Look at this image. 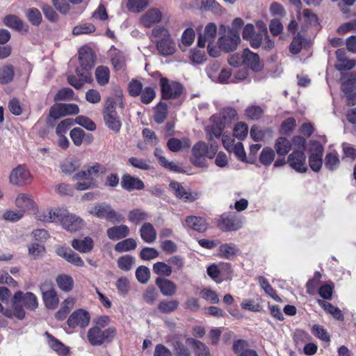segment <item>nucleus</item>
Listing matches in <instances>:
<instances>
[{
    "mask_svg": "<svg viewBox=\"0 0 356 356\" xmlns=\"http://www.w3.org/2000/svg\"><path fill=\"white\" fill-rule=\"evenodd\" d=\"M89 213L97 218L105 219L113 223L120 222L124 219L121 213L115 211L110 204L106 202L97 204L89 210Z\"/></svg>",
    "mask_w": 356,
    "mask_h": 356,
    "instance_id": "obj_5",
    "label": "nucleus"
},
{
    "mask_svg": "<svg viewBox=\"0 0 356 356\" xmlns=\"http://www.w3.org/2000/svg\"><path fill=\"white\" fill-rule=\"evenodd\" d=\"M136 277L141 284H146L150 279V270L145 266H139L136 270Z\"/></svg>",
    "mask_w": 356,
    "mask_h": 356,
    "instance_id": "obj_56",
    "label": "nucleus"
},
{
    "mask_svg": "<svg viewBox=\"0 0 356 356\" xmlns=\"http://www.w3.org/2000/svg\"><path fill=\"white\" fill-rule=\"evenodd\" d=\"M218 227L223 231H236L241 227V222L234 215H222Z\"/></svg>",
    "mask_w": 356,
    "mask_h": 356,
    "instance_id": "obj_20",
    "label": "nucleus"
},
{
    "mask_svg": "<svg viewBox=\"0 0 356 356\" xmlns=\"http://www.w3.org/2000/svg\"><path fill=\"white\" fill-rule=\"evenodd\" d=\"M275 156L274 150L268 147H264L259 155V162L264 165H269L272 163Z\"/></svg>",
    "mask_w": 356,
    "mask_h": 356,
    "instance_id": "obj_46",
    "label": "nucleus"
},
{
    "mask_svg": "<svg viewBox=\"0 0 356 356\" xmlns=\"http://www.w3.org/2000/svg\"><path fill=\"white\" fill-rule=\"evenodd\" d=\"M162 12L156 8H152L147 10L140 18V24L144 27H152L161 21Z\"/></svg>",
    "mask_w": 356,
    "mask_h": 356,
    "instance_id": "obj_14",
    "label": "nucleus"
},
{
    "mask_svg": "<svg viewBox=\"0 0 356 356\" xmlns=\"http://www.w3.org/2000/svg\"><path fill=\"white\" fill-rule=\"evenodd\" d=\"M111 64L115 70H124L126 66L125 54L112 46L109 50Z\"/></svg>",
    "mask_w": 356,
    "mask_h": 356,
    "instance_id": "obj_22",
    "label": "nucleus"
},
{
    "mask_svg": "<svg viewBox=\"0 0 356 356\" xmlns=\"http://www.w3.org/2000/svg\"><path fill=\"white\" fill-rule=\"evenodd\" d=\"M287 163L296 171L303 173L307 170L306 156L302 150L294 149L287 158Z\"/></svg>",
    "mask_w": 356,
    "mask_h": 356,
    "instance_id": "obj_10",
    "label": "nucleus"
},
{
    "mask_svg": "<svg viewBox=\"0 0 356 356\" xmlns=\"http://www.w3.org/2000/svg\"><path fill=\"white\" fill-rule=\"evenodd\" d=\"M168 108L165 103L159 102L157 105L154 116V121L161 124L164 122L167 117Z\"/></svg>",
    "mask_w": 356,
    "mask_h": 356,
    "instance_id": "obj_52",
    "label": "nucleus"
},
{
    "mask_svg": "<svg viewBox=\"0 0 356 356\" xmlns=\"http://www.w3.org/2000/svg\"><path fill=\"white\" fill-rule=\"evenodd\" d=\"M167 146L168 149L173 152H177L182 148H188L191 146V141L188 138H184L179 140L175 138H171L168 140Z\"/></svg>",
    "mask_w": 356,
    "mask_h": 356,
    "instance_id": "obj_36",
    "label": "nucleus"
},
{
    "mask_svg": "<svg viewBox=\"0 0 356 356\" xmlns=\"http://www.w3.org/2000/svg\"><path fill=\"white\" fill-rule=\"evenodd\" d=\"M22 181V166L21 165H17L13 169L10 175V182L13 185H20Z\"/></svg>",
    "mask_w": 356,
    "mask_h": 356,
    "instance_id": "obj_62",
    "label": "nucleus"
},
{
    "mask_svg": "<svg viewBox=\"0 0 356 356\" xmlns=\"http://www.w3.org/2000/svg\"><path fill=\"white\" fill-rule=\"evenodd\" d=\"M61 225L63 228L69 232H75L83 226V220L78 216L70 213L68 211L63 218Z\"/></svg>",
    "mask_w": 356,
    "mask_h": 356,
    "instance_id": "obj_25",
    "label": "nucleus"
},
{
    "mask_svg": "<svg viewBox=\"0 0 356 356\" xmlns=\"http://www.w3.org/2000/svg\"><path fill=\"white\" fill-rule=\"evenodd\" d=\"M153 271L160 276L170 277L172 273V267L163 261H158L153 265Z\"/></svg>",
    "mask_w": 356,
    "mask_h": 356,
    "instance_id": "obj_45",
    "label": "nucleus"
},
{
    "mask_svg": "<svg viewBox=\"0 0 356 356\" xmlns=\"http://www.w3.org/2000/svg\"><path fill=\"white\" fill-rule=\"evenodd\" d=\"M40 289L45 307L49 309H55L58 305L59 298L52 283L46 281L41 284Z\"/></svg>",
    "mask_w": 356,
    "mask_h": 356,
    "instance_id": "obj_8",
    "label": "nucleus"
},
{
    "mask_svg": "<svg viewBox=\"0 0 356 356\" xmlns=\"http://www.w3.org/2000/svg\"><path fill=\"white\" fill-rule=\"evenodd\" d=\"M67 213V211L65 209H49L39 213L37 215L36 218L45 222H60L61 223L65 216H66Z\"/></svg>",
    "mask_w": 356,
    "mask_h": 356,
    "instance_id": "obj_13",
    "label": "nucleus"
},
{
    "mask_svg": "<svg viewBox=\"0 0 356 356\" xmlns=\"http://www.w3.org/2000/svg\"><path fill=\"white\" fill-rule=\"evenodd\" d=\"M137 243L135 239L128 238L115 244L114 249L118 252H124L135 250Z\"/></svg>",
    "mask_w": 356,
    "mask_h": 356,
    "instance_id": "obj_40",
    "label": "nucleus"
},
{
    "mask_svg": "<svg viewBox=\"0 0 356 356\" xmlns=\"http://www.w3.org/2000/svg\"><path fill=\"white\" fill-rule=\"evenodd\" d=\"M148 5V0H128L127 9L133 13H140Z\"/></svg>",
    "mask_w": 356,
    "mask_h": 356,
    "instance_id": "obj_49",
    "label": "nucleus"
},
{
    "mask_svg": "<svg viewBox=\"0 0 356 356\" xmlns=\"http://www.w3.org/2000/svg\"><path fill=\"white\" fill-rule=\"evenodd\" d=\"M29 21L34 26H38L42 21V15L37 8H30L26 13Z\"/></svg>",
    "mask_w": 356,
    "mask_h": 356,
    "instance_id": "obj_60",
    "label": "nucleus"
},
{
    "mask_svg": "<svg viewBox=\"0 0 356 356\" xmlns=\"http://www.w3.org/2000/svg\"><path fill=\"white\" fill-rule=\"evenodd\" d=\"M341 90L347 97L348 105H354L356 102V72H351L342 74Z\"/></svg>",
    "mask_w": 356,
    "mask_h": 356,
    "instance_id": "obj_7",
    "label": "nucleus"
},
{
    "mask_svg": "<svg viewBox=\"0 0 356 356\" xmlns=\"http://www.w3.org/2000/svg\"><path fill=\"white\" fill-rule=\"evenodd\" d=\"M14 76V70L12 66L6 65L0 69V83L7 84L10 82Z\"/></svg>",
    "mask_w": 356,
    "mask_h": 356,
    "instance_id": "obj_55",
    "label": "nucleus"
},
{
    "mask_svg": "<svg viewBox=\"0 0 356 356\" xmlns=\"http://www.w3.org/2000/svg\"><path fill=\"white\" fill-rule=\"evenodd\" d=\"M186 341L193 347L195 356H210L209 348L202 341L188 338Z\"/></svg>",
    "mask_w": 356,
    "mask_h": 356,
    "instance_id": "obj_37",
    "label": "nucleus"
},
{
    "mask_svg": "<svg viewBox=\"0 0 356 356\" xmlns=\"http://www.w3.org/2000/svg\"><path fill=\"white\" fill-rule=\"evenodd\" d=\"M168 342L172 347L175 356H192L190 350L177 337H169Z\"/></svg>",
    "mask_w": 356,
    "mask_h": 356,
    "instance_id": "obj_32",
    "label": "nucleus"
},
{
    "mask_svg": "<svg viewBox=\"0 0 356 356\" xmlns=\"http://www.w3.org/2000/svg\"><path fill=\"white\" fill-rule=\"evenodd\" d=\"M236 115V111L232 108H225L222 110L220 113V116H218L222 122L227 125L228 124L232 119H234Z\"/></svg>",
    "mask_w": 356,
    "mask_h": 356,
    "instance_id": "obj_59",
    "label": "nucleus"
},
{
    "mask_svg": "<svg viewBox=\"0 0 356 356\" xmlns=\"http://www.w3.org/2000/svg\"><path fill=\"white\" fill-rule=\"evenodd\" d=\"M121 186L126 191L142 190L145 188L143 181L138 177L125 174L121 179Z\"/></svg>",
    "mask_w": 356,
    "mask_h": 356,
    "instance_id": "obj_21",
    "label": "nucleus"
},
{
    "mask_svg": "<svg viewBox=\"0 0 356 356\" xmlns=\"http://www.w3.org/2000/svg\"><path fill=\"white\" fill-rule=\"evenodd\" d=\"M337 62L334 64V68L339 72L350 70L356 65L355 59H349L347 56L346 50L344 48L338 49L335 51Z\"/></svg>",
    "mask_w": 356,
    "mask_h": 356,
    "instance_id": "obj_12",
    "label": "nucleus"
},
{
    "mask_svg": "<svg viewBox=\"0 0 356 356\" xmlns=\"http://www.w3.org/2000/svg\"><path fill=\"white\" fill-rule=\"evenodd\" d=\"M179 305V302L177 300H163L159 303L157 308L163 314H170L177 310Z\"/></svg>",
    "mask_w": 356,
    "mask_h": 356,
    "instance_id": "obj_41",
    "label": "nucleus"
},
{
    "mask_svg": "<svg viewBox=\"0 0 356 356\" xmlns=\"http://www.w3.org/2000/svg\"><path fill=\"white\" fill-rule=\"evenodd\" d=\"M115 334L116 330L114 327L102 330L99 327L93 326L88 330L87 339L92 346H101L111 341Z\"/></svg>",
    "mask_w": 356,
    "mask_h": 356,
    "instance_id": "obj_4",
    "label": "nucleus"
},
{
    "mask_svg": "<svg viewBox=\"0 0 356 356\" xmlns=\"http://www.w3.org/2000/svg\"><path fill=\"white\" fill-rule=\"evenodd\" d=\"M27 211L29 214L37 215L40 213L38 211L36 203L32 197L27 194H24V212Z\"/></svg>",
    "mask_w": 356,
    "mask_h": 356,
    "instance_id": "obj_48",
    "label": "nucleus"
},
{
    "mask_svg": "<svg viewBox=\"0 0 356 356\" xmlns=\"http://www.w3.org/2000/svg\"><path fill=\"white\" fill-rule=\"evenodd\" d=\"M56 284L59 289L65 292H69L74 287V280L70 275L62 274L56 277Z\"/></svg>",
    "mask_w": 356,
    "mask_h": 356,
    "instance_id": "obj_38",
    "label": "nucleus"
},
{
    "mask_svg": "<svg viewBox=\"0 0 356 356\" xmlns=\"http://www.w3.org/2000/svg\"><path fill=\"white\" fill-rule=\"evenodd\" d=\"M291 148V142L284 137H280L275 144V149L280 156L286 155Z\"/></svg>",
    "mask_w": 356,
    "mask_h": 356,
    "instance_id": "obj_42",
    "label": "nucleus"
},
{
    "mask_svg": "<svg viewBox=\"0 0 356 356\" xmlns=\"http://www.w3.org/2000/svg\"><path fill=\"white\" fill-rule=\"evenodd\" d=\"M169 186L174 195L179 199H183L184 201L189 202H193L196 199L195 196L186 191L184 186L177 181L171 182Z\"/></svg>",
    "mask_w": 356,
    "mask_h": 356,
    "instance_id": "obj_30",
    "label": "nucleus"
},
{
    "mask_svg": "<svg viewBox=\"0 0 356 356\" xmlns=\"http://www.w3.org/2000/svg\"><path fill=\"white\" fill-rule=\"evenodd\" d=\"M85 168L86 170H83L74 175V180L92 179V176L103 174L105 172V168L98 163H95L92 165H88Z\"/></svg>",
    "mask_w": 356,
    "mask_h": 356,
    "instance_id": "obj_18",
    "label": "nucleus"
},
{
    "mask_svg": "<svg viewBox=\"0 0 356 356\" xmlns=\"http://www.w3.org/2000/svg\"><path fill=\"white\" fill-rule=\"evenodd\" d=\"M76 73L79 79L74 76H70L67 78L68 83L76 89H81L85 83L91 82L92 78L88 72H81L79 69H76Z\"/></svg>",
    "mask_w": 356,
    "mask_h": 356,
    "instance_id": "obj_29",
    "label": "nucleus"
},
{
    "mask_svg": "<svg viewBox=\"0 0 356 356\" xmlns=\"http://www.w3.org/2000/svg\"><path fill=\"white\" fill-rule=\"evenodd\" d=\"M56 252L58 256L76 266L82 267L84 266V261L81 257L73 252L70 248L59 247L56 249Z\"/></svg>",
    "mask_w": 356,
    "mask_h": 356,
    "instance_id": "obj_19",
    "label": "nucleus"
},
{
    "mask_svg": "<svg viewBox=\"0 0 356 356\" xmlns=\"http://www.w3.org/2000/svg\"><path fill=\"white\" fill-rule=\"evenodd\" d=\"M70 135L74 144L76 146H79L83 142L85 131L79 127H76L70 131Z\"/></svg>",
    "mask_w": 356,
    "mask_h": 356,
    "instance_id": "obj_64",
    "label": "nucleus"
},
{
    "mask_svg": "<svg viewBox=\"0 0 356 356\" xmlns=\"http://www.w3.org/2000/svg\"><path fill=\"white\" fill-rule=\"evenodd\" d=\"M220 71V65L218 62H213L209 64L207 68L206 72L208 76L213 81H216Z\"/></svg>",
    "mask_w": 356,
    "mask_h": 356,
    "instance_id": "obj_63",
    "label": "nucleus"
},
{
    "mask_svg": "<svg viewBox=\"0 0 356 356\" xmlns=\"http://www.w3.org/2000/svg\"><path fill=\"white\" fill-rule=\"evenodd\" d=\"M128 163L131 166L143 170H148L152 168L151 162L149 159H143L138 157H131L129 159Z\"/></svg>",
    "mask_w": 356,
    "mask_h": 356,
    "instance_id": "obj_50",
    "label": "nucleus"
},
{
    "mask_svg": "<svg viewBox=\"0 0 356 356\" xmlns=\"http://www.w3.org/2000/svg\"><path fill=\"white\" fill-rule=\"evenodd\" d=\"M218 150V146L213 143H211L210 148L208 145L202 141L196 143L191 149V162L196 167L206 168L207 167L208 159H213Z\"/></svg>",
    "mask_w": 356,
    "mask_h": 356,
    "instance_id": "obj_1",
    "label": "nucleus"
},
{
    "mask_svg": "<svg viewBox=\"0 0 356 356\" xmlns=\"http://www.w3.org/2000/svg\"><path fill=\"white\" fill-rule=\"evenodd\" d=\"M152 33L154 36L161 38L156 43L157 49L160 54L168 56L175 53V44L171 38L168 30L163 26H158L152 30Z\"/></svg>",
    "mask_w": 356,
    "mask_h": 356,
    "instance_id": "obj_3",
    "label": "nucleus"
},
{
    "mask_svg": "<svg viewBox=\"0 0 356 356\" xmlns=\"http://www.w3.org/2000/svg\"><path fill=\"white\" fill-rule=\"evenodd\" d=\"M45 336L48 340V344L54 351L59 355L66 356L69 352V349L62 342L56 339L49 332H45Z\"/></svg>",
    "mask_w": 356,
    "mask_h": 356,
    "instance_id": "obj_34",
    "label": "nucleus"
},
{
    "mask_svg": "<svg viewBox=\"0 0 356 356\" xmlns=\"http://www.w3.org/2000/svg\"><path fill=\"white\" fill-rule=\"evenodd\" d=\"M219 31L220 34H224L218 39V44L219 48L227 53L236 50L241 40L238 30L229 29L227 34H225L226 26L221 24Z\"/></svg>",
    "mask_w": 356,
    "mask_h": 356,
    "instance_id": "obj_2",
    "label": "nucleus"
},
{
    "mask_svg": "<svg viewBox=\"0 0 356 356\" xmlns=\"http://www.w3.org/2000/svg\"><path fill=\"white\" fill-rule=\"evenodd\" d=\"M147 213L140 209H133L128 213L129 220L135 224H139L140 222L147 220Z\"/></svg>",
    "mask_w": 356,
    "mask_h": 356,
    "instance_id": "obj_44",
    "label": "nucleus"
},
{
    "mask_svg": "<svg viewBox=\"0 0 356 356\" xmlns=\"http://www.w3.org/2000/svg\"><path fill=\"white\" fill-rule=\"evenodd\" d=\"M129 234V228L125 225L113 226L106 230V235L108 238L117 241L127 237Z\"/></svg>",
    "mask_w": 356,
    "mask_h": 356,
    "instance_id": "obj_27",
    "label": "nucleus"
},
{
    "mask_svg": "<svg viewBox=\"0 0 356 356\" xmlns=\"http://www.w3.org/2000/svg\"><path fill=\"white\" fill-rule=\"evenodd\" d=\"M340 160L336 152H332L326 154L325 157V166L329 170L333 171L338 168Z\"/></svg>",
    "mask_w": 356,
    "mask_h": 356,
    "instance_id": "obj_43",
    "label": "nucleus"
},
{
    "mask_svg": "<svg viewBox=\"0 0 356 356\" xmlns=\"http://www.w3.org/2000/svg\"><path fill=\"white\" fill-rule=\"evenodd\" d=\"M6 315L10 318L16 317L19 320L22 319V292L17 291L15 293L12 307L6 312Z\"/></svg>",
    "mask_w": 356,
    "mask_h": 356,
    "instance_id": "obj_23",
    "label": "nucleus"
},
{
    "mask_svg": "<svg viewBox=\"0 0 356 356\" xmlns=\"http://www.w3.org/2000/svg\"><path fill=\"white\" fill-rule=\"evenodd\" d=\"M141 238L147 243H152L156 239V231L149 222H145L140 229Z\"/></svg>",
    "mask_w": 356,
    "mask_h": 356,
    "instance_id": "obj_31",
    "label": "nucleus"
},
{
    "mask_svg": "<svg viewBox=\"0 0 356 356\" xmlns=\"http://www.w3.org/2000/svg\"><path fill=\"white\" fill-rule=\"evenodd\" d=\"M79 59L81 67L88 72L95 65V54L92 49L88 47H83L79 51Z\"/></svg>",
    "mask_w": 356,
    "mask_h": 356,
    "instance_id": "obj_16",
    "label": "nucleus"
},
{
    "mask_svg": "<svg viewBox=\"0 0 356 356\" xmlns=\"http://www.w3.org/2000/svg\"><path fill=\"white\" fill-rule=\"evenodd\" d=\"M135 263V258L129 254H125L118 258V267L124 271H129Z\"/></svg>",
    "mask_w": 356,
    "mask_h": 356,
    "instance_id": "obj_47",
    "label": "nucleus"
},
{
    "mask_svg": "<svg viewBox=\"0 0 356 356\" xmlns=\"http://www.w3.org/2000/svg\"><path fill=\"white\" fill-rule=\"evenodd\" d=\"M213 124L206 128L207 139L211 141L213 138H219L222 136V131L226 125L218 116L213 115L211 118Z\"/></svg>",
    "mask_w": 356,
    "mask_h": 356,
    "instance_id": "obj_17",
    "label": "nucleus"
},
{
    "mask_svg": "<svg viewBox=\"0 0 356 356\" xmlns=\"http://www.w3.org/2000/svg\"><path fill=\"white\" fill-rule=\"evenodd\" d=\"M115 285L120 296H125L129 291V281L125 277H120Z\"/></svg>",
    "mask_w": 356,
    "mask_h": 356,
    "instance_id": "obj_61",
    "label": "nucleus"
},
{
    "mask_svg": "<svg viewBox=\"0 0 356 356\" xmlns=\"http://www.w3.org/2000/svg\"><path fill=\"white\" fill-rule=\"evenodd\" d=\"M38 307L36 296L31 292L24 293V307L30 310H35Z\"/></svg>",
    "mask_w": 356,
    "mask_h": 356,
    "instance_id": "obj_54",
    "label": "nucleus"
},
{
    "mask_svg": "<svg viewBox=\"0 0 356 356\" xmlns=\"http://www.w3.org/2000/svg\"><path fill=\"white\" fill-rule=\"evenodd\" d=\"M81 165L80 162L76 159H69L65 161L60 165L63 172L70 175L77 170Z\"/></svg>",
    "mask_w": 356,
    "mask_h": 356,
    "instance_id": "obj_53",
    "label": "nucleus"
},
{
    "mask_svg": "<svg viewBox=\"0 0 356 356\" xmlns=\"http://www.w3.org/2000/svg\"><path fill=\"white\" fill-rule=\"evenodd\" d=\"M95 76L99 84L104 86L109 80V70L107 67L99 66L95 70Z\"/></svg>",
    "mask_w": 356,
    "mask_h": 356,
    "instance_id": "obj_51",
    "label": "nucleus"
},
{
    "mask_svg": "<svg viewBox=\"0 0 356 356\" xmlns=\"http://www.w3.org/2000/svg\"><path fill=\"white\" fill-rule=\"evenodd\" d=\"M238 248L234 243H224L218 248V256L226 259H232L238 252Z\"/></svg>",
    "mask_w": 356,
    "mask_h": 356,
    "instance_id": "obj_33",
    "label": "nucleus"
},
{
    "mask_svg": "<svg viewBox=\"0 0 356 356\" xmlns=\"http://www.w3.org/2000/svg\"><path fill=\"white\" fill-rule=\"evenodd\" d=\"M162 98L168 99L179 97L183 91L182 86L177 82H169L166 78L160 79Z\"/></svg>",
    "mask_w": 356,
    "mask_h": 356,
    "instance_id": "obj_9",
    "label": "nucleus"
},
{
    "mask_svg": "<svg viewBox=\"0 0 356 356\" xmlns=\"http://www.w3.org/2000/svg\"><path fill=\"white\" fill-rule=\"evenodd\" d=\"M317 302L319 305H321L325 311L332 314V316L339 321L343 320V314L339 308L332 305L331 303L325 302L323 300H318Z\"/></svg>",
    "mask_w": 356,
    "mask_h": 356,
    "instance_id": "obj_39",
    "label": "nucleus"
},
{
    "mask_svg": "<svg viewBox=\"0 0 356 356\" xmlns=\"http://www.w3.org/2000/svg\"><path fill=\"white\" fill-rule=\"evenodd\" d=\"M155 283L164 296H172L177 291V285L171 280L163 277H157Z\"/></svg>",
    "mask_w": 356,
    "mask_h": 356,
    "instance_id": "obj_26",
    "label": "nucleus"
},
{
    "mask_svg": "<svg viewBox=\"0 0 356 356\" xmlns=\"http://www.w3.org/2000/svg\"><path fill=\"white\" fill-rule=\"evenodd\" d=\"M71 245L81 253H88L93 249L94 241L92 238L86 236L83 239H74Z\"/></svg>",
    "mask_w": 356,
    "mask_h": 356,
    "instance_id": "obj_28",
    "label": "nucleus"
},
{
    "mask_svg": "<svg viewBox=\"0 0 356 356\" xmlns=\"http://www.w3.org/2000/svg\"><path fill=\"white\" fill-rule=\"evenodd\" d=\"M187 227L199 232H204L207 229L208 225L205 220L200 217L188 216L186 219Z\"/></svg>",
    "mask_w": 356,
    "mask_h": 356,
    "instance_id": "obj_35",
    "label": "nucleus"
},
{
    "mask_svg": "<svg viewBox=\"0 0 356 356\" xmlns=\"http://www.w3.org/2000/svg\"><path fill=\"white\" fill-rule=\"evenodd\" d=\"M116 102L112 98H108L104 110V120L105 124L115 132H118L122 124L115 111Z\"/></svg>",
    "mask_w": 356,
    "mask_h": 356,
    "instance_id": "obj_6",
    "label": "nucleus"
},
{
    "mask_svg": "<svg viewBox=\"0 0 356 356\" xmlns=\"http://www.w3.org/2000/svg\"><path fill=\"white\" fill-rule=\"evenodd\" d=\"M243 65L248 66L253 72H259L262 70L264 65L259 55L251 51L249 49L243 51Z\"/></svg>",
    "mask_w": 356,
    "mask_h": 356,
    "instance_id": "obj_15",
    "label": "nucleus"
},
{
    "mask_svg": "<svg viewBox=\"0 0 356 356\" xmlns=\"http://www.w3.org/2000/svg\"><path fill=\"white\" fill-rule=\"evenodd\" d=\"M90 320L89 313L82 309L75 310L69 316L67 323L71 328L76 327H86L88 325Z\"/></svg>",
    "mask_w": 356,
    "mask_h": 356,
    "instance_id": "obj_11",
    "label": "nucleus"
},
{
    "mask_svg": "<svg viewBox=\"0 0 356 356\" xmlns=\"http://www.w3.org/2000/svg\"><path fill=\"white\" fill-rule=\"evenodd\" d=\"M74 122L87 130L95 131L96 129L95 123L88 117L79 115L75 118Z\"/></svg>",
    "mask_w": 356,
    "mask_h": 356,
    "instance_id": "obj_57",
    "label": "nucleus"
},
{
    "mask_svg": "<svg viewBox=\"0 0 356 356\" xmlns=\"http://www.w3.org/2000/svg\"><path fill=\"white\" fill-rule=\"evenodd\" d=\"M3 23L6 26L17 31H20L22 29L21 20L15 15H9L4 17Z\"/></svg>",
    "mask_w": 356,
    "mask_h": 356,
    "instance_id": "obj_58",
    "label": "nucleus"
},
{
    "mask_svg": "<svg viewBox=\"0 0 356 356\" xmlns=\"http://www.w3.org/2000/svg\"><path fill=\"white\" fill-rule=\"evenodd\" d=\"M217 26L214 23H209L205 29L204 35H200L197 44L200 47H204L206 42L212 43L216 38Z\"/></svg>",
    "mask_w": 356,
    "mask_h": 356,
    "instance_id": "obj_24",
    "label": "nucleus"
}]
</instances>
